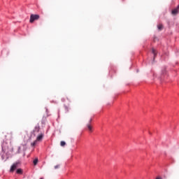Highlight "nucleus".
Instances as JSON below:
<instances>
[{
	"mask_svg": "<svg viewBox=\"0 0 179 179\" xmlns=\"http://www.w3.org/2000/svg\"><path fill=\"white\" fill-rule=\"evenodd\" d=\"M40 19V15L37 14H31L30 15L29 22L34 23L35 20H38Z\"/></svg>",
	"mask_w": 179,
	"mask_h": 179,
	"instance_id": "obj_1",
	"label": "nucleus"
},
{
	"mask_svg": "<svg viewBox=\"0 0 179 179\" xmlns=\"http://www.w3.org/2000/svg\"><path fill=\"white\" fill-rule=\"evenodd\" d=\"M43 139V136L41 135V136H38V137H36V140L34 141V143H32L31 144V145L32 147H35L36 145H37V142H41Z\"/></svg>",
	"mask_w": 179,
	"mask_h": 179,
	"instance_id": "obj_2",
	"label": "nucleus"
},
{
	"mask_svg": "<svg viewBox=\"0 0 179 179\" xmlns=\"http://www.w3.org/2000/svg\"><path fill=\"white\" fill-rule=\"evenodd\" d=\"M18 166V163H14L13 165H12L11 169H10V172H13Z\"/></svg>",
	"mask_w": 179,
	"mask_h": 179,
	"instance_id": "obj_3",
	"label": "nucleus"
},
{
	"mask_svg": "<svg viewBox=\"0 0 179 179\" xmlns=\"http://www.w3.org/2000/svg\"><path fill=\"white\" fill-rule=\"evenodd\" d=\"M40 131V127L39 126H36L34 129V134H37Z\"/></svg>",
	"mask_w": 179,
	"mask_h": 179,
	"instance_id": "obj_4",
	"label": "nucleus"
},
{
	"mask_svg": "<svg viewBox=\"0 0 179 179\" xmlns=\"http://www.w3.org/2000/svg\"><path fill=\"white\" fill-rule=\"evenodd\" d=\"M87 127L88 131H90V132H92V131L93 129V127H92V124H87Z\"/></svg>",
	"mask_w": 179,
	"mask_h": 179,
	"instance_id": "obj_5",
	"label": "nucleus"
},
{
	"mask_svg": "<svg viewBox=\"0 0 179 179\" xmlns=\"http://www.w3.org/2000/svg\"><path fill=\"white\" fill-rule=\"evenodd\" d=\"M16 173H17V174H19V175H22V170L20 169H17Z\"/></svg>",
	"mask_w": 179,
	"mask_h": 179,
	"instance_id": "obj_6",
	"label": "nucleus"
},
{
	"mask_svg": "<svg viewBox=\"0 0 179 179\" xmlns=\"http://www.w3.org/2000/svg\"><path fill=\"white\" fill-rule=\"evenodd\" d=\"M158 30H163V24H159L157 25Z\"/></svg>",
	"mask_w": 179,
	"mask_h": 179,
	"instance_id": "obj_7",
	"label": "nucleus"
},
{
	"mask_svg": "<svg viewBox=\"0 0 179 179\" xmlns=\"http://www.w3.org/2000/svg\"><path fill=\"white\" fill-rule=\"evenodd\" d=\"M38 158L34 159V166H36L37 164H38Z\"/></svg>",
	"mask_w": 179,
	"mask_h": 179,
	"instance_id": "obj_8",
	"label": "nucleus"
},
{
	"mask_svg": "<svg viewBox=\"0 0 179 179\" xmlns=\"http://www.w3.org/2000/svg\"><path fill=\"white\" fill-rule=\"evenodd\" d=\"M65 145H66V143H65L64 141H61V142H60V145H61V147H64Z\"/></svg>",
	"mask_w": 179,
	"mask_h": 179,
	"instance_id": "obj_9",
	"label": "nucleus"
},
{
	"mask_svg": "<svg viewBox=\"0 0 179 179\" xmlns=\"http://www.w3.org/2000/svg\"><path fill=\"white\" fill-rule=\"evenodd\" d=\"M65 110L68 113L69 111V106H64Z\"/></svg>",
	"mask_w": 179,
	"mask_h": 179,
	"instance_id": "obj_10",
	"label": "nucleus"
},
{
	"mask_svg": "<svg viewBox=\"0 0 179 179\" xmlns=\"http://www.w3.org/2000/svg\"><path fill=\"white\" fill-rule=\"evenodd\" d=\"M152 54H154V57H156V50L152 49Z\"/></svg>",
	"mask_w": 179,
	"mask_h": 179,
	"instance_id": "obj_11",
	"label": "nucleus"
},
{
	"mask_svg": "<svg viewBox=\"0 0 179 179\" xmlns=\"http://www.w3.org/2000/svg\"><path fill=\"white\" fill-rule=\"evenodd\" d=\"M54 169H59V164L54 166Z\"/></svg>",
	"mask_w": 179,
	"mask_h": 179,
	"instance_id": "obj_12",
	"label": "nucleus"
},
{
	"mask_svg": "<svg viewBox=\"0 0 179 179\" xmlns=\"http://www.w3.org/2000/svg\"><path fill=\"white\" fill-rule=\"evenodd\" d=\"M92 117H90V119H89V122H92Z\"/></svg>",
	"mask_w": 179,
	"mask_h": 179,
	"instance_id": "obj_13",
	"label": "nucleus"
},
{
	"mask_svg": "<svg viewBox=\"0 0 179 179\" xmlns=\"http://www.w3.org/2000/svg\"><path fill=\"white\" fill-rule=\"evenodd\" d=\"M157 179H162V178H157Z\"/></svg>",
	"mask_w": 179,
	"mask_h": 179,
	"instance_id": "obj_14",
	"label": "nucleus"
},
{
	"mask_svg": "<svg viewBox=\"0 0 179 179\" xmlns=\"http://www.w3.org/2000/svg\"><path fill=\"white\" fill-rule=\"evenodd\" d=\"M40 179H43V178H40Z\"/></svg>",
	"mask_w": 179,
	"mask_h": 179,
	"instance_id": "obj_15",
	"label": "nucleus"
}]
</instances>
